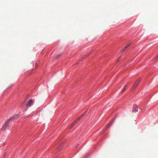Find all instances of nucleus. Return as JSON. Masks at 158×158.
<instances>
[{
	"label": "nucleus",
	"instance_id": "nucleus-1",
	"mask_svg": "<svg viewBox=\"0 0 158 158\" xmlns=\"http://www.w3.org/2000/svg\"><path fill=\"white\" fill-rule=\"evenodd\" d=\"M19 117L18 114H16L10 117L7 121L5 122V123L3 125L2 127L3 130H4L7 128L9 126V122H12L13 121L18 118Z\"/></svg>",
	"mask_w": 158,
	"mask_h": 158
},
{
	"label": "nucleus",
	"instance_id": "nucleus-2",
	"mask_svg": "<svg viewBox=\"0 0 158 158\" xmlns=\"http://www.w3.org/2000/svg\"><path fill=\"white\" fill-rule=\"evenodd\" d=\"M80 120V118H78L77 119H76L74 121L69 127V129L71 128L79 120Z\"/></svg>",
	"mask_w": 158,
	"mask_h": 158
},
{
	"label": "nucleus",
	"instance_id": "nucleus-3",
	"mask_svg": "<svg viewBox=\"0 0 158 158\" xmlns=\"http://www.w3.org/2000/svg\"><path fill=\"white\" fill-rule=\"evenodd\" d=\"M33 103V101L32 99H30L27 103V104L26 106L27 107H30Z\"/></svg>",
	"mask_w": 158,
	"mask_h": 158
},
{
	"label": "nucleus",
	"instance_id": "nucleus-4",
	"mask_svg": "<svg viewBox=\"0 0 158 158\" xmlns=\"http://www.w3.org/2000/svg\"><path fill=\"white\" fill-rule=\"evenodd\" d=\"M114 120V119L113 120L111 121L109 123H108L107 125L105 127V130H106V129H107L109 127H110V126L111 125V124L113 123V122Z\"/></svg>",
	"mask_w": 158,
	"mask_h": 158
},
{
	"label": "nucleus",
	"instance_id": "nucleus-5",
	"mask_svg": "<svg viewBox=\"0 0 158 158\" xmlns=\"http://www.w3.org/2000/svg\"><path fill=\"white\" fill-rule=\"evenodd\" d=\"M133 112H137L138 111V106L136 105H134Z\"/></svg>",
	"mask_w": 158,
	"mask_h": 158
},
{
	"label": "nucleus",
	"instance_id": "nucleus-6",
	"mask_svg": "<svg viewBox=\"0 0 158 158\" xmlns=\"http://www.w3.org/2000/svg\"><path fill=\"white\" fill-rule=\"evenodd\" d=\"M139 80H137L136 81L134 86L133 87V89H135L136 88V87L137 86V85L138 84V83H139Z\"/></svg>",
	"mask_w": 158,
	"mask_h": 158
},
{
	"label": "nucleus",
	"instance_id": "nucleus-7",
	"mask_svg": "<svg viewBox=\"0 0 158 158\" xmlns=\"http://www.w3.org/2000/svg\"><path fill=\"white\" fill-rule=\"evenodd\" d=\"M128 85V84H126L124 87L123 89L121 91V93H123L126 90V89Z\"/></svg>",
	"mask_w": 158,
	"mask_h": 158
},
{
	"label": "nucleus",
	"instance_id": "nucleus-8",
	"mask_svg": "<svg viewBox=\"0 0 158 158\" xmlns=\"http://www.w3.org/2000/svg\"><path fill=\"white\" fill-rule=\"evenodd\" d=\"M130 44H127V45H126V46L123 49V51H124L125 49L127 48H128L129 46H130Z\"/></svg>",
	"mask_w": 158,
	"mask_h": 158
},
{
	"label": "nucleus",
	"instance_id": "nucleus-9",
	"mask_svg": "<svg viewBox=\"0 0 158 158\" xmlns=\"http://www.w3.org/2000/svg\"><path fill=\"white\" fill-rule=\"evenodd\" d=\"M87 113V111H86L85 112H84V113H83L82 115H81L79 118H80H80H82V117L84 116L85 114H86V113Z\"/></svg>",
	"mask_w": 158,
	"mask_h": 158
},
{
	"label": "nucleus",
	"instance_id": "nucleus-10",
	"mask_svg": "<svg viewBox=\"0 0 158 158\" xmlns=\"http://www.w3.org/2000/svg\"><path fill=\"white\" fill-rule=\"evenodd\" d=\"M91 53V52H90L89 53H88L87 54H86L83 57L84 58H86L87 57H88L89 55H90Z\"/></svg>",
	"mask_w": 158,
	"mask_h": 158
},
{
	"label": "nucleus",
	"instance_id": "nucleus-11",
	"mask_svg": "<svg viewBox=\"0 0 158 158\" xmlns=\"http://www.w3.org/2000/svg\"><path fill=\"white\" fill-rule=\"evenodd\" d=\"M61 54H59V55L56 56V58H58L59 56H61Z\"/></svg>",
	"mask_w": 158,
	"mask_h": 158
},
{
	"label": "nucleus",
	"instance_id": "nucleus-12",
	"mask_svg": "<svg viewBox=\"0 0 158 158\" xmlns=\"http://www.w3.org/2000/svg\"><path fill=\"white\" fill-rule=\"evenodd\" d=\"M24 106V104H22L21 105V107H23Z\"/></svg>",
	"mask_w": 158,
	"mask_h": 158
},
{
	"label": "nucleus",
	"instance_id": "nucleus-13",
	"mask_svg": "<svg viewBox=\"0 0 158 158\" xmlns=\"http://www.w3.org/2000/svg\"><path fill=\"white\" fill-rule=\"evenodd\" d=\"M121 57H119L118 59V61H119L120 60H121Z\"/></svg>",
	"mask_w": 158,
	"mask_h": 158
},
{
	"label": "nucleus",
	"instance_id": "nucleus-14",
	"mask_svg": "<svg viewBox=\"0 0 158 158\" xmlns=\"http://www.w3.org/2000/svg\"><path fill=\"white\" fill-rule=\"evenodd\" d=\"M145 110V109H143L142 110V112H143Z\"/></svg>",
	"mask_w": 158,
	"mask_h": 158
},
{
	"label": "nucleus",
	"instance_id": "nucleus-15",
	"mask_svg": "<svg viewBox=\"0 0 158 158\" xmlns=\"http://www.w3.org/2000/svg\"><path fill=\"white\" fill-rule=\"evenodd\" d=\"M3 145V144H0V148Z\"/></svg>",
	"mask_w": 158,
	"mask_h": 158
},
{
	"label": "nucleus",
	"instance_id": "nucleus-16",
	"mask_svg": "<svg viewBox=\"0 0 158 158\" xmlns=\"http://www.w3.org/2000/svg\"><path fill=\"white\" fill-rule=\"evenodd\" d=\"M158 58V55H157V56H156V59H157Z\"/></svg>",
	"mask_w": 158,
	"mask_h": 158
},
{
	"label": "nucleus",
	"instance_id": "nucleus-17",
	"mask_svg": "<svg viewBox=\"0 0 158 158\" xmlns=\"http://www.w3.org/2000/svg\"><path fill=\"white\" fill-rule=\"evenodd\" d=\"M82 60V59H80V61H81Z\"/></svg>",
	"mask_w": 158,
	"mask_h": 158
}]
</instances>
